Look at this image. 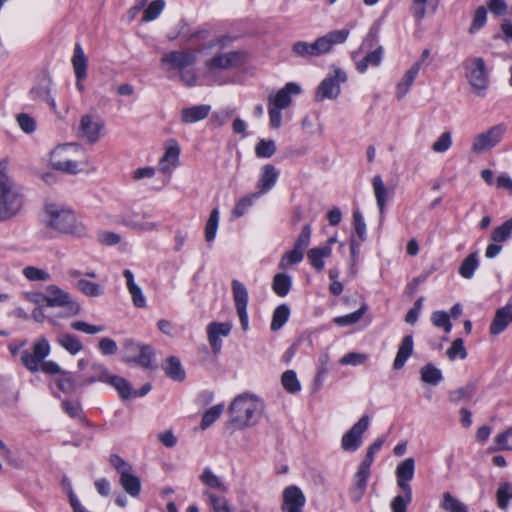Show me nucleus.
Segmentation results:
<instances>
[{"label":"nucleus","mask_w":512,"mask_h":512,"mask_svg":"<svg viewBox=\"0 0 512 512\" xmlns=\"http://www.w3.org/2000/svg\"><path fill=\"white\" fill-rule=\"evenodd\" d=\"M45 213L47 219L44 221V229L41 231L42 238L51 239L55 237L53 232L77 238L87 235L86 226L72 210L51 204L46 206Z\"/></svg>","instance_id":"obj_1"},{"label":"nucleus","mask_w":512,"mask_h":512,"mask_svg":"<svg viewBox=\"0 0 512 512\" xmlns=\"http://www.w3.org/2000/svg\"><path fill=\"white\" fill-rule=\"evenodd\" d=\"M9 162L0 161V222L8 221L17 216L24 206L22 186L8 173Z\"/></svg>","instance_id":"obj_2"},{"label":"nucleus","mask_w":512,"mask_h":512,"mask_svg":"<svg viewBox=\"0 0 512 512\" xmlns=\"http://www.w3.org/2000/svg\"><path fill=\"white\" fill-rule=\"evenodd\" d=\"M350 34L349 29L333 30L318 37L314 42L297 41L292 45V52L301 58L310 59L330 53L334 45L344 43Z\"/></svg>","instance_id":"obj_3"},{"label":"nucleus","mask_w":512,"mask_h":512,"mask_svg":"<svg viewBox=\"0 0 512 512\" xmlns=\"http://www.w3.org/2000/svg\"><path fill=\"white\" fill-rule=\"evenodd\" d=\"M263 407L258 397L250 394L239 395L229 407L230 420L239 428L253 425L260 419Z\"/></svg>","instance_id":"obj_4"},{"label":"nucleus","mask_w":512,"mask_h":512,"mask_svg":"<svg viewBox=\"0 0 512 512\" xmlns=\"http://www.w3.org/2000/svg\"><path fill=\"white\" fill-rule=\"evenodd\" d=\"M84 150L78 143H67L57 146L50 153V165L53 169L67 173L77 174L86 164L83 161Z\"/></svg>","instance_id":"obj_5"},{"label":"nucleus","mask_w":512,"mask_h":512,"mask_svg":"<svg viewBox=\"0 0 512 512\" xmlns=\"http://www.w3.org/2000/svg\"><path fill=\"white\" fill-rule=\"evenodd\" d=\"M300 93L301 87L294 82H289L278 92L268 96V112L272 128L277 129L281 126V110L286 109L291 105L292 95H298Z\"/></svg>","instance_id":"obj_6"},{"label":"nucleus","mask_w":512,"mask_h":512,"mask_svg":"<svg viewBox=\"0 0 512 512\" xmlns=\"http://www.w3.org/2000/svg\"><path fill=\"white\" fill-rule=\"evenodd\" d=\"M379 29L372 27L363 40L360 50H370L362 59L356 60L355 65L359 73H364L369 67H378L383 59L384 48L377 45Z\"/></svg>","instance_id":"obj_7"},{"label":"nucleus","mask_w":512,"mask_h":512,"mask_svg":"<svg viewBox=\"0 0 512 512\" xmlns=\"http://www.w3.org/2000/svg\"><path fill=\"white\" fill-rule=\"evenodd\" d=\"M242 55L239 52L231 51L217 54L205 62V77L212 83L223 84L219 79V72L240 66Z\"/></svg>","instance_id":"obj_8"},{"label":"nucleus","mask_w":512,"mask_h":512,"mask_svg":"<svg viewBox=\"0 0 512 512\" xmlns=\"http://www.w3.org/2000/svg\"><path fill=\"white\" fill-rule=\"evenodd\" d=\"M463 65L466 78L473 90L479 95H484L489 86V71L485 60L482 57H469Z\"/></svg>","instance_id":"obj_9"},{"label":"nucleus","mask_w":512,"mask_h":512,"mask_svg":"<svg viewBox=\"0 0 512 512\" xmlns=\"http://www.w3.org/2000/svg\"><path fill=\"white\" fill-rule=\"evenodd\" d=\"M109 462L119 474V482L124 491L132 497H137L141 492V481L133 473L132 466L117 454H112Z\"/></svg>","instance_id":"obj_10"},{"label":"nucleus","mask_w":512,"mask_h":512,"mask_svg":"<svg viewBox=\"0 0 512 512\" xmlns=\"http://www.w3.org/2000/svg\"><path fill=\"white\" fill-rule=\"evenodd\" d=\"M43 298L48 307H62L65 308L69 315H76L80 312L81 307L79 303L74 301L71 295L56 285H49L45 289Z\"/></svg>","instance_id":"obj_11"},{"label":"nucleus","mask_w":512,"mask_h":512,"mask_svg":"<svg viewBox=\"0 0 512 512\" xmlns=\"http://www.w3.org/2000/svg\"><path fill=\"white\" fill-rule=\"evenodd\" d=\"M105 121L97 114L81 116L77 136L88 144L97 143L102 137Z\"/></svg>","instance_id":"obj_12"},{"label":"nucleus","mask_w":512,"mask_h":512,"mask_svg":"<svg viewBox=\"0 0 512 512\" xmlns=\"http://www.w3.org/2000/svg\"><path fill=\"white\" fill-rule=\"evenodd\" d=\"M506 127L503 124L495 125L488 130L477 134L472 141L471 151L475 154L486 152L500 143Z\"/></svg>","instance_id":"obj_13"},{"label":"nucleus","mask_w":512,"mask_h":512,"mask_svg":"<svg viewBox=\"0 0 512 512\" xmlns=\"http://www.w3.org/2000/svg\"><path fill=\"white\" fill-rule=\"evenodd\" d=\"M50 354V345L45 338L37 340L32 347V352H21L20 360L24 367L32 373L39 371L43 360Z\"/></svg>","instance_id":"obj_14"},{"label":"nucleus","mask_w":512,"mask_h":512,"mask_svg":"<svg viewBox=\"0 0 512 512\" xmlns=\"http://www.w3.org/2000/svg\"><path fill=\"white\" fill-rule=\"evenodd\" d=\"M347 76L341 69L336 68L334 75L324 78L315 93V100L320 102L324 99H336L341 92V84L345 83Z\"/></svg>","instance_id":"obj_15"},{"label":"nucleus","mask_w":512,"mask_h":512,"mask_svg":"<svg viewBox=\"0 0 512 512\" xmlns=\"http://www.w3.org/2000/svg\"><path fill=\"white\" fill-rule=\"evenodd\" d=\"M370 419L362 416L342 437L341 447L348 452L356 451L362 444V435L369 427Z\"/></svg>","instance_id":"obj_16"},{"label":"nucleus","mask_w":512,"mask_h":512,"mask_svg":"<svg viewBox=\"0 0 512 512\" xmlns=\"http://www.w3.org/2000/svg\"><path fill=\"white\" fill-rule=\"evenodd\" d=\"M196 62V53L193 51H170L161 58V64L167 70L182 71L185 68L193 66Z\"/></svg>","instance_id":"obj_17"},{"label":"nucleus","mask_w":512,"mask_h":512,"mask_svg":"<svg viewBox=\"0 0 512 512\" xmlns=\"http://www.w3.org/2000/svg\"><path fill=\"white\" fill-rule=\"evenodd\" d=\"M232 292L241 327L244 331H247L249 328V320L247 314L248 291L241 282L238 280H233Z\"/></svg>","instance_id":"obj_18"},{"label":"nucleus","mask_w":512,"mask_h":512,"mask_svg":"<svg viewBox=\"0 0 512 512\" xmlns=\"http://www.w3.org/2000/svg\"><path fill=\"white\" fill-rule=\"evenodd\" d=\"M122 223L133 230L141 232H151L159 229V223L153 221L151 216L144 211L126 214L122 219Z\"/></svg>","instance_id":"obj_19"},{"label":"nucleus","mask_w":512,"mask_h":512,"mask_svg":"<svg viewBox=\"0 0 512 512\" xmlns=\"http://www.w3.org/2000/svg\"><path fill=\"white\" fill-rule=\"evenodd\" d=\"M283 512H302L306 503V498L300 488L291 485L284 489L283 494Z\"/></svg>","instance_id":"obj_20"},{"label":"nucleus","mask_w":512,"mask_h":512,"mask_svg":"<svg viewBox=\"0 0 512 512\" xmlns=\"http://www.w3.org/2000/svg\"><path fill=\"white\" fill-rule=\"evenodd\" d=\"M180 147L176 140L170 139L165 146V153L159 161V170L170 173L179 165Z\"/></svg>","instance_id":"obj_21"},{"label":"nucleus","mask_w":512,"mask_h":512,"mask_svg":"<svg viewBox=\"0 0 512 512\" xmlns=\"http://www.w3.org/2000/svg\"><path fill=\"white\" fill-rule=\"evenodd\" d=\"M415 461L407 458L396 468L397 485L403 492L412 491L409 482L414 477Z\"/></svg>","instance_id":"obj_22"},{"label":"nucleus","mask_w":512,"mask_h":512,"mask_svg":"<svg viewBox=\"0 0 512 512\" xmlns=\"http://www.w3.org/2000/svg\"><path fill=\"white\" fill-rule=\"evenodd\" d=\"M279 177V171L272 164H266L262 167L260 178L257 183L259 191L253 194L254 197H259L269 190H271L276 184Z\"/></svg>","instance_id":"obj_23"},{"label":"nucleus","mask_w":512,"mask_h":512,"mask_svg":"<svg viewBox=\"0 0 512 512\" xmlns=\"http://www.w3.org/2000/svg\"><path fill=\"white\" fill-rule=\"evenodd\" d=\"M232 329L230 323H218L212 322L207 327L208 341L215 353H218L221 349L220 337H226L229 335Z\"/></svg>","instance_id":"obj_24"},{"label":"nucleus","mask_w":512,"mask_h":512,"mask_svg":"<svg viewBox=\"0 0 512 512\" xmlns=\"http://www.w3.org/2000/svg\"><path fill=\"white\" fill-rule=\"evenodd\" d=\"M30 95L34 100H42L48 103L54 113H57L56 103L51 96V83L47 78H42L30 90Z\"/></svg>","instance_id":"obj_25"},{"label":"nucleus","mask_w":512,"mask_h":512,"mask_svg":"<svg viewBox=\"0 0 512 512\" xmlns=\"http://www.w3.org/2000/svg\"><path fill=\"white\" fill-rule=\"evenodd\" d=\"M512 322V306L506 305L499 308L490 324V333L492 335H498L502 333L509 323Z\"/></svg>","instance_id":"obj_26"},{"label":"nucleus","mask_w":512,"mask_h":512,"mask_svg":"<svg viewBox=\"0 0 512 512\" xmlns=\"http://www.w3.org/2000/svg\"><path fill=\"white\" fill-rule=\"evenodd\" d=\"M109 375L108 369L104 364L92 363L88 372L80 375V380L82 385H90L95 382L106 383Z\"/></svg>","instance_id":"obj_27"},{"label":"nucleus","mask_w":512,"mask_h":512,"mask_svg":"<svg viewBox=\"0 0 512 512\" xmlns=\"http://www.w3.org/2000/svg\"><path fill=\"white\" fill-rule=\"evenodd\" d=\"M211 111V106L206 104L195 105L184 108L181 111V121L185 124H191L205 119Z\"/></svg>","instance_id":"obj_28"},{"label":"nucleus","mask_w":512,"mask_h":512,"mask_svg":"<svg viewBox=\"0 0 512 512\" xmlns=\"http://www.w3.org/2000/svg\"><path fill=\"white\" fill-rule=\"evenodd\" d=\"M414 349L413 336L407 335L405 336L398 348L396 357L393 362V368L395 370H400L404 367L408 358L412 355Z\"/></svg>","instance_id":"obj_29"},{"label":"nucleus","mask_w":512,"mask_h":512,"mask_svg":"<svg viewBox=\"0 0 512 512\" xmlns=\"http://www.w3.org/2000/svg\"><path fill=\"white\" fill-rule=\"evenodd\" d=\"M123 276L126 279L127 289L131 294L134 306L138 308H144L146 306V298L142 292V289L134 282V275L132 271L125 269Z\"/></svg>","instance_id":"obj_30"},{"label":"nucleus","mask_w":512,"mask_h":512,"mask_svg":"<svg viewBox=\"0 0 512 512\" xmlns=\"http://www.w3.org/2000/svg\"><path fill=\"white\" fill-rule=\"evenodd\" d=\"M421 61L415 62L404 74L402 80L396 86V97L402 99L413 85L416 76L419 73Z\"/></svg>","instance_id":"obj_31"},{"label":"nucleus","mask_w":512,"mask_h":512,"mask_svg":"<svg viewBox=\"0 0 512 512\" xmlns=\"http://www.w3.org/2000/svg\"><path fill=\"white\" fill-rule=\"evenodd\" d=\"M439 0H413L411 4V13L415 20L421 22L427 13V9L430 13L434 14L437 11Z\"/></svg>","instance_id":"obj_32"},{"label":"nucleus","mask_w":512,"mask_h":512,"mask_svg":"<svg viewBox=\"0 0 512 512\" xmlns=\"http://www.w3.org/2000/svg\"><path fill=\"white\" fill-rule=\"evenodd\" d=\"M200 33V30L191 31L188 22L182 19L177 23L175 29L171 31L167 37L170 41L181 37L184 42H189L192 39L197 38Z\"/></svg>","instance_id":"obj_33"},{"label":"nucleus","mask_w":512,"mask_h":512,"mask_svg":"<svg viewBox=\"0 0 512 512\" xmlns=\"http://www.w3.org/2000/svg\"><path fill=\"white\" fill-rule=\"evenodd\" d=\"M72 65L76 79H85L87 76V57L80 44H76L72 57Z\"/></svg>","instance_id":"obj_34"},{"label":"nucleus","mask_w":512,"mask_h":512,"mask_svg":"<svg viewBox=\"0 0 512 512\" xmlns=\"http://www.w3.org/2000/svg\"><path fill=\"white\" fill-rule=\"evenodd\" d=\"M332 249L329 246L315 247L308 251L307 257L311 266L318 272L324 268V258L331 255Z\"/></svg>","instance_id":"obj_35"},{"label":"nucleus","mask_w":512,"mask_h":512,"mask_svg":"<svg viewBox=\"0 0 512 512\" xmlns=\"http://www.w3.org/2000/svg\"><path fill=\"white\" fill-rule=\"evenodd\" d=\"M372 186L380 214L383 215L387 203L388 192L380 175L373 177Z\"/></svg>","instance_id":"obj_36"},{"label":"nucleus","mask_w":512,"mask_h":512,"mask_svg":"<svg viewBox=\"0 0 512 512\" xmlns=\"http://www.w3.org/2000/svg\"><path fill=\"white\" fill-rule=\"evenodd\" d=\"M166 375L174 381H183L185 379V371L182 368L180 360L177 357L171 356L166 360L164 365Z\"/></svg>","instance_id":"obj_37"},{"label":"nucleus","mask_w":512,"mask_h":512,"mask_svg":"<svg viewBox=\"0 0 512 512\" xmlns=\"http://www.w3.org/2000/svg\"><path fill=\"white\" fill-rule=\"evenodd\" d=\"M292 286V279L285 273H278L274 276L272 282L273 291L280 297L286 296Z\"/></svg>","instance_id":"obj_38"},{"label":"nucleus","mask_w":512,"mask_h":512,"mask_svg":"<svg viewBox=\"0 0 512 512\" xmlns=\"http://www.w3.org/2000/svg\"><path fill=\"white\" fill-rule=\"evenodd\" d=\"M57 342L72 355L79 353L83 349L81 341L73 334H62L58 336Z\"/></svg>","instance_id":"obj_39"},{"label":"nucleus","mask_w":512,"mask_h":512,"mask_svg":"<svg viewBox=\"0 0 512 512\" xmlns=\"http://www.w3.org/2000/svg\"><path fill=\"white\" fill-rule=\"evenodd\" d=\"M479 266L478 255L476 252L469 254L459 266V274L465 278L470 279L473 277L475 270Z\"/></svg>","instance_id":"obj_40"},{"label":"nucleus","mask_w":512,"mask_h":512,"mask_svg":"<svg viewBox=\"0 0 512 512\" xmlns=\"http://www.w3.org/2000/svg\"><path fill=\"white\" fill-rule=\"evenodd\" d=\"M440 506L447 512H468L467 506L449 492L443 493Z\"/></svg>","instance_id":"obj_41"},{"label":"nucleus","mask_w":512,"mask_h":512,"mask_svg":"<svg viewBox=\"0 0 512 512\" xmlns=\"http://www.w3.org/2000/svg\"><path fill=\"white\" fill-rule=\"evenodd\" d=\"M290 315V308L286 304L279 305L273 312L271 321V330L278 331L288 321Z\"/></svg>","instance_id":"obj_42"},{"label":"nucleus","mask_w":512,"mask_h":512,"mask_svg":"<svg viewBox=\"0 0 512 512\" xmlns=\"http://www.w3.org/2000/svg\"><path fill=\"white\" fill-rule=\"evenodd\" d=\"M154 358V351L151 346L142 344L139 349L138 356L127 358V361L135 362L141 367L152 368V360Z\"/></svg>","instance_id":"obj_43"},{"label":"nucleus","mask_w":512,"mask_h":512,"mask_svg":"<svg viewBox=\"0 0 512 512\" xmlns=\"http://www.w3.org/2000/svg\"><path fill=\"white\" fill-rule=\"evenodd\" d=\"M497 505L502 510H507L510 500H512V483L503 482L496 491Z\"/></svg>","instance_id":"obj_44"},{"label":"nucleus","mask_w":512,"mask_h":512,"mask_svg":"<svg viewBox=\"0 0 512 512\" xmlns=\"http://www.w3.org/2000/svg\"><path fill=\"white\" fill-rule=\"evenodd\" d=\"M420 374L421 380L431 385H437L443 379L441 371L431 363L424 365Z\"/></svg>","instance_id":"obj_45"},{"label":"nucleus","mask_w":512,"mask_h":512,"mask_svg":"<svg viewBox=\"0 0 512 512\" xmlns=\"http://www.w3.org/2000/svg\"><path fill=\"white\" fill-rule=\"evenodd\" d=\"M106 383L113 386L119 393V395L127 399L131 396V386L129 382L123 377L117 375H109Z\"/></svg>","instance_id":"obj_46"},{"label":"nucleus","mask_w":512,"mask_h":512,"mask_svg":"<svg viewBox=\"0 0 512 512\" xmlns=\"http://www.w3.org/2000/svg\"><path fill=\"white\" fill-rule=\"evenodd\" d=\"M200 480L209 488L217 489L220 492L226 491V487L223 484L221 478L215 475L210 468H205L203 470V473L200 476Z\"/></svg>","instance_id":"obj_47"},{"label":"nucleus","mask_w":512,"mask_h":512,"mask_svg":"<svg viewBox=\"0 0 512 512\" xmlns=\"http://www.w3.org/2000/svg\"><path fill=\"white\" fill-rule=\"evenodd\" d=\"M219 224V210L214 208L205 225V240L212 242L215 239Z\"/></svg>","instance_id":"obj_48"},{"label":"nucleus","mask_w":512,"mask_h":512,"mask_svg":"<svg viewBox=\"0 0 512 512\" xmlns=\"http://www.w3.org/2000/svg\"><path fill=\"white\" fill-rule=\"evenodd\" d=\"M303 257L304 252L300 249H297L296 247H293L292 250L283 254L279 262V268L284 270L291 265L298 264L303 260Z\"/></svg>","instance_id":"obj_49"},{"label":"nucleus","mask_w":512,"mask_h":512,"mask_svg":"<svg viewBox=\"0 0 512 512\" xmlns=\"http://www.w3.org/2000/svg\"><path fill=\"white\" fill-rule=\"evenodd\" d=\"M77 288L84 295L89 297H98L103 294V288L99 284L83 278L78 280Z\"/></svg>","instance_id":"obj_50"},{"label":"nucleus","mask_w":512,"mask_h":512,"mask_svg":"<svg viewBox=\"0 0 512 512\" xmlns=\"http://www.w3.org/2000/svg\"><path fill=\"white\" fill-rule=\"evenodd\" d=\"M204 495L208 498L209 505L214 512H231L224 496L216 495L209 491L204 492Z\"/></svg>","instance_id":"obj_51"},{"label":"nucleus","mask_w":512,"mask_h":512,"mask_svg":"<svg viewBox=\"0 0 512 512\" xmlns=\"http://www.w3.org/2000/svg\"><path fill=\"white\" fill-rule=\"evenodd\" d=\"M224 405L223 404H217L210 409H208L201 420L200 427L202 430L207 429L209 426H211L223 413Z\"/></svg>","instance_id":"obj_52"},{"label":"nucleus","mask_w":512,"mask_h":512,"mask_svg":"<svg viewBox=\"0 0 512 512\" xmlns=\"http://www.w3.org/2000/svg\"><path fill=\"white\" fill-rule=\"evenodd\" d=\"M165 7L164 0H154L143 11L142 22H150L155 20Z\"/></svg>","instance_id":"obj_53"},{"label":"nucleus","mask_w":512,"mask_h":512,"mask_svg":"<svg viewBox=\"0 0 512 512\" xmlns=\"http://www.w3.org/2000/svg\"><path fill=\"white\" fill-rule=\"evenodd\" d=\"M367 310V306L363 304L357 311L334 318V323L339 326H348L357 323Z\"/></svg>","instance_id":"obj_54"},{"label":"nucleus","mask_w":512,"mask_h":512,"mask_svg":"<svg viewBox=\"0 0 512 512\" xmlns=\"http://www.w3.org/2000/svg\"><path fill=\"white\" fill-rule=\"evenodd\" d=\"M281 382L286 391L289 393H296L300 391L301 385L297 379L296 373L293 370H287L282 374Z\"/></svg>","instance_id":"obj_55"},{"label":"nucleus","mask_w":512,"mask_h":512,"mask_svg":"<svg viewBox=\"0 0 512 512\" xmlns=\"http://www.w3.org/2000/svg\"><path fill=\"white\" fill-rule=\"evenodd\" d=\"M511 233L512 218L496 227L491 234V239L496 243L504 242L510 237Z\"/></svg>","instance_id":"obj_56"},{"label":"nucleus","mask_w":512,"mask_h":512,"mask_svg":"<svg viewBox=\"0 0 512 512\" xmlns=\"http://www.w3.org/2000/svg\"><path fill=\"white\" fill-rule=\"evenodd\" d=\"M275 151L276 144L273 140L261 139L255 147V154L258 158H270Z\"/></svg>","instance_id":"obj_57"},{"label":"nucleus","mask_w":512,"mask_h":512,"mask_svg":"<svg viewBox=\"0 0 512 512\" xmlns=\"http://www.w3.org/2000/svg\"><path fill=\"white\" fill-rule=\"evenodd\" d=\"M431 322L438 328H443L446 333L452 329L449 314L445 311H434L431 314Z\"/></svg>","instance_id":"obj_58"},{"label":"nucleus","mask_w":512,"mask_h":512,"mask_svg":"<svg viewBox=\"0 0 512 512\" xmlns=\"http://www.w3.org/2000/svg\"><path fill=\"white\" fill-rule=\"evenodd\" d=\"M487 21V9L484 6H479L474 13L472 23L469 28V33L474 34L480 30Z\"/></svg>","instance_id":"obj_59"},{"label":"nucleus","mask_w":512,"mask_h":512,"mask_svg":"<svg viewBox=\"0 0 512 512\" xmlns=\"http://www.w3.org/2000/svg\"><path fill=\"white\" fill-rule=\"evenodd\" d=\"M403 495H397L391 502L392 512H406L407 506L412 501V491L403 492Z\"/></svg>","instance_id":"obj_60"},{"label":"nucleus","mask_w":512,"mask_h":512,"mask_svg":"<svg viewBox=\"0 0 512 512\" xmlns=\"http://www.w3.org/2000/svg\"><path fill=\"white\" fill-rule=\"evenodd\" d=\"M62 407L71 418L77 419L80 422L85 421L83 410L79 402L67 400L62 403Z\"/></svg>","instance_id":"obj_61"},{"label":"nucleus","mask_w":512,"mask_h":512,"mask_svg":"<svg viewBox=\"0 0 512 512\" xmlns=\"http://www.w3.org/2000/svg\"><path fill=\"white\" fill-rule=\"evenodd\" d=\"M16 120L21 130L27 134L33 133L37 128L36 120L27 113L18 114Z\"/></svg>","instance_id":"obj_62"},{"label":"nucleus","mask_w":512,"mask_h":512,"mask_svg":"<svg viewBox=\"0 0 512 512\" xmlns=\"http://www.w3.org/2000/svg\"><path fill=\"white\" fill-rule=\"evenodd\" d=\"M23 275L30 281H48L50 274L43 269L27 266L23 269Z\"/></svg>","instance_id":"obj_63"},{"label":"nucleus","mask_w":512,"mask_h":512,"mask_svg":"<svg viewBox=\"0 0 512 512\" xmlns=\"http://www.w3.org/2000/svg\"><path fill=\"white\" fill-rule=\"evenodd\" d=\"M311 233H312L311 224L304 225L302 227L300 234L296 238L294 247H296L297 249H300L301 251L304 252L310 244Z\"/></svg>","instance_id":"obj_64"}]
</instances>
